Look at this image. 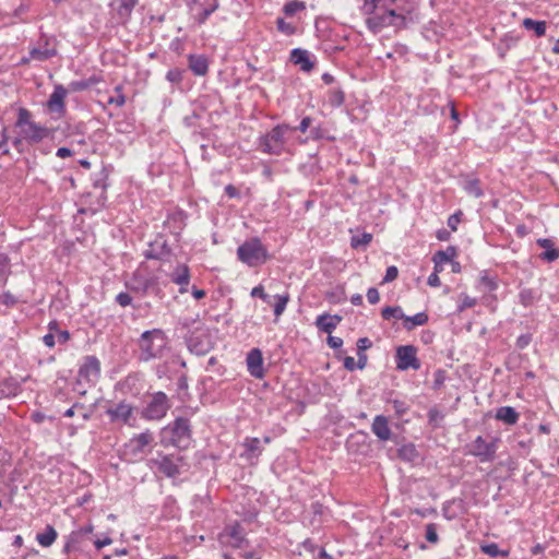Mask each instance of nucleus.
I'll use <instances>...</instances> for the list:
<instances>
[{
  "mask_svg": "<svg viewBox=\"0 0 559 559\" xmlns=\"http://www.w3.org/2000/svg\"><path fill=\"white\" fill-rule=\"evenodd\" d=\"M520 302L524 307L532 306L536 300V294L532 288H523L519 294Z\"/></svg>",
  "mask_w": 559,
  "mask_h": 559,
  "instance_id": "nucleus-44",
  "label": "nucleus"
},
{
  "mask_svg": "<svg viewBox=\"0 0 559 559\" xmlns=\"http://www.w3.org/2000/svg\"><path fill=\"white\" fill-rule=\"evenodd\" d=\"M156 283L157 280L155 277H142L134 274L131 282L127 284V287L133 292L146 295Z\"/></svg>",
  "mask_w": 559,
  "mask_h": 559,
  "instance_id": "nucleus-22",
  "label": "nucleus"
},
{
  "mask_svg": "<svg viewBox=\"0 0 559 559\" xmlns=\"http://www.w3.org/2000/svg\"><path fill=\"white\" fill-rule=\"evenodd\" d=\"M523 26L528 31H534L537 37H542L546 34V22L535 21L533 19H524Z\"/></svg>",
  "mask_w": 559,
  "mask_h": 559,
  "instance_id": "nucleus-37",
  "label": "nucleus"
},
{
  "mask_svg": "<svg viewBox=\"0 0 559 559\" xmlns=\"http://www.w3.org/2000/svg\"><path fill=\"white\" fill-rule=\"evenodd\" d=\"M100 376V361L96 356H86L79 369V377L86 382L95 383Z\"/></svg>",
  "mask_w": 559,
  "mask_h": 559,
  "instance_id": "nucleus-12",
  "label": "nucleus"
},
{
  "mask_svg": "<svg viewBox=\"0 0 559 559\" xmlns=\"http://www.w3.org/2000/svg\"><path fill=\"white\" fill-rule=\"evenodd\" d=\"M32 114L26 108H20L15 126L21 129V136L29 143H39L49 135L45 126L31 120Z\"/></svg>",
  "mask_w": 559,
  "mask_h": 559,
  "instance_id": "nucleus-5",
  "label": "nucleus"
},
{
  "mask_svg": "<svg viewBox=\"0 0 559 559\" xmlns=\"http://www.w3.org/2000/svg\"><path fill=\"white\" fill-rule=\"evenodd\" d=\"M461 216H462V212L461 211H459V212H456V213H454V214L449 216L447 223H448V226L450 227V229L452 231H456L457 225L461 222Z\"/></svg>",
  "mask_w": 559,
  "mask_h": 559,
  "instance_id": "nucleus-54",
  "label": "nucleus"
},
{
  "mask_svg": "<svg viewBox=\"0 0 559 559\" xmlns=\"http://www.w3.org/2000/svg\"><path fill=\"white\" fill-rule=\"evenodd\" d=\"M397 455L401 460L409 463H414L419 459V453L413 443L402 445L397 450Z\"/></svg>",
  "mask_w": 559,
  "mask_h": 559,
  "instance_id": "nucleus-33",
  "label": "nucleus"
},
{
  "mask_svg": "<svg viewBox=\"0 0 559 559\" xmlns=\"http://www.w3.org/2000/svg\"><path fill=\"white\" fill-rule=\"evenodd\" d=\"M536 243L544 249L539 258L547 262H554L559 259V248L555 246V242L549 238H538Z\"/></svg>",
  "mask_w": 559,
  "mask_h": 559,
  "instance_id": "nucleus-23",
  "label": "nucleus"
},
{
  "mask_svg": "<svg viewBox=\"0 0 559 559\" xmlns=\"http://www.w3.org/2000/svg\"><path fill=\"white\" fill-rule=\"evenodd\" d=\"M497 440L487 442L481 436H478L467 445V454L477 457L480 462H491L496 457Z\"/></svg>",
  "mask_w": 559,
  "mask_h": 559,
  "instance_id": "nucleus-8",
  "label": "nucleus"
},
{
  "mask_svg": "<svg viewBox=\"0 0 559 559\" xmlns=\"http://www.w3.org/2000/svg\"><path fill=\"white\" fill-rule=\"evenodd\" d=\"M306 9V4L305 2H301V1H290L288 3H286L283 8V11L284 13L287 15V16H293L294 14H296L297 12L299 11H302Z\"/></svg>",
  "mask_w": 559,
  "mask_h": 559,
  "instance_id": "nucleus-45",
  "label": "nucleus"
},
{
  "mask_svg": "<svg viewBox=\"0 0 559 559\" xmlns=\"http://www.w3.org/2000/svg\"><path fill=\"white\" fill-rule=\"evenodd\" d=\"M237 257L242 263L254 267L266 262L270 254L261 240L254 237L238 247Z\"/></svg>",
  "mask_w": 559,
  "mask_h": 559,
  "instance_id": "nucleus-6",
  "label": "nucleus"
},
{
  "mask_svg": "<svg viewBox=\"0 0 559 559\" xmlns=\"http://www.w3.org/2000/svg\"><path fill=\"white\" fill-rule=\"evenodd\" d=\"M67 90L62 85H57L53 92L50 94L47 102V106L52 112H63L66 109L64 98L67 96Z\"/></svg>",
  "mask_w": 559,
  "mask_h": 559,
  "instance_id": "nucleus-19",
  "label": "nucleus"
},
{
  "mask_svg": "<svg viewBox=\"0 0 559 559\" xmlns=\"http://www.w3.org/2000/svg\"><path fill=\"white\" fill-rule=\"evenodd\" d=\"M391 404L393 406V409H394L396 416H399V417L403 416L409 409V405L407 403H405L404 401L393 400V401H391Z\"/></svg>",
  "mask_w": 559,
  "mask_h": 559,
  "instance_id": "nucleus-50",
  "label": "nucleus"
},
{
  "mask_svg": "<svg viewBox=\"0 0 559 559\" xmlns=\"http://www.w3.org/2000/svg\"><path fill=\"white\" fill-rule=\"evenodd\" d=\"M341 321L342 317L338 314L323 313L317 317L316 325L320 331L331 334Z\"/></svg>",
  "mask_w": 559,
  "mask_h": 559,
  "instance_id": "nucleus-24",
  "label": "nucleus"
},
{
  "mask_svg": "<svg viewBox=\"0 0 559 559\" xmlns=\"http://www.w3.org/2000/svg\"><path fill=\"white\" fill-rule=\"evenodd\" d=\"M463 188L469 195L475 198H481L484 195L480 181L476 178L466 180Z\"/></svg>",
  "mask_w": 559,
  "mask_h": 559,
  "instance_id": "nucleus-38",
  "label": "nucleus"
},
{
  "mask_svg": "<svg viewBox=\"0 0 559 559\" xmlns=\"http://www.w3.org/2000/svg\"><path fill=\"white\" fill-rule=\"evenodd\" d=\"M166 432H169L170 439L169 442L174 447L185 450L191 443V426L188 418L177 417L171 424H169L165 429Z\"/></svg>",
  "mask_w": 559,
  "mask_h": 559,
  "instance_id": "nucleus-7",
  "label": "nucleus"
},
{
  "mask_svg": "<svg viewBox=\"0 0 559 559\" xmlns=\"http://www.w3.org/2000/svg\"><path fill=\"white\" fill-rule=\"evenodd\" d=\"M116 302L121 307H127L132 304V297L130 294L121 292L116 296Z\"/></svg>",
  "mask_w": 559,
  "mask_h": 559,
  "instance_id": "nucleus-55",
  "label": "nucleus"
},
{
  "mask_svg": "<svg viewBox=\"0 0 559 559\" xmlns=\"http://www.w3.org/2000/svg\"><path fill=\"white\" fill-rule=\"evenodd\" d=\"M276 24H277V29L287 35V36H290L293 34L296 33V27L290 24V23H287L284 19L282 17H278L277 21H276Z\"/></svg>",
  "mask_w": 559,
  "mask_h": 559,
  "instance_id": "nucleus-48",
  "label": "nucleus"
},
{
  "mask_svg": "<svg viewBox=\"0 0 559 559\" xmlns=\"http://www.w3.org/2000/svg\"><path fill=\"white\" fill-rule=\"evenodd\" d=\"M167 344L168 338L163 330L153 329L144 331L136 341L139 361L148 362L160 359L167 349Z\"/></svg>",
  "mask_w": 559,
  "mask_h": 559,
  "instance_id": "nucleus-1",
  "label": "nucleus"
},
{
  "mask_svg": "<svg viewBox=\"0 0 559 559\" xmlns=\"http://www.w3.org/2000/svg\"><path fill=\"white\" fill-rule=\"evenodd\" d=\"M248 372L255 379H263L265 370L263 368V355L261 349L252 348L246 358Z\"/></svg>",
  "mask_w": 559,
  "mask_h": 559,
  "instance_id": "nucleus-16",
  "label": "nucleus"
},
{
  "mask_svg": "<svg viewBox=\"0 0 559 559\" xmlns=\"http://www.w3.org/2000/svg\"><path fill=\"white\" fill-rule=\"evenodd\" d=\"M404 321V328L407 331H412L417 325H424L428 322L429 318L426 312H418L414 316H405L402 318Z\"/></svg>",
  "mask_w": 559,
  "mask_h": 559,
  "instance_id": "nucleus-32",
  "label": "nucleus"
},
{
  "mask_svg": "<svg viewBox=\"0 0 559 559\" xmlns=\"http://www.w3.org/2000/svg\"><path fill=\"white\" fill-rule=\"evenodd\" d=\"M242 447L245 448V451L241 453V457L247 460L258 459L263 451V447L261 445L259 438L247 437L242 443Z\"/></svg>",
  "mask_w": 559,
  "mask_h": 559,
  "instance_id": "nucleus-25",
  "label": "nucleus"
},
{
  "mask_svg": "<svg viewBox=\"0 0 559 559\" xmlns=\"http://www.w3.org/2000/svg\"><path fill=\"white\" fill-rule=\"evenodd\" d=\"M189 68L199 76L205 75L209 71V62L204 56L190 55L189 56Z\"/></svg>",
  "mask_w": 559,
  "mask_h": 559,
  "instance_id": "nucleus-27",
  "label": "nucleus"
},
{
  "mask_svg": "<svg viewBox=\"0 0 559 559\" xmlns=\"http://www.w3.org/2000/svg\"><path fill=\"white\" fill-rule=\"evenodd\" d=\"M181 460V457L175 459L173 455H162L159 459L153 460V464L166 477H175L180 473L177 461Z\"/></svg>",
  "mask_w": 559,
  "mask_h": 559,
  "instance_id": "nucleus-18",
  "label": "nucleus"
},
{
  "mask_svg": "<svg viewBox=\"0 0 559 559\" xmlns=\"http://www.w3.org/2000/svg\"><path fill=\"white\" fill-rule=\"evenodd\" d=\"M57 536V531L51 525H47L45 532L37 534L36 539L40 546L49 547L53 544Z\"/></svg>",
  "mask_w": 559,
  "mask_h": 559,
  "instance_id": "nucleus-35",
  "label": "nucleus"
},
{
  "mask_svg": "<svg viewBox=\"0 0 559 559\" xmlns=\"http://www.w3.org/2000/svg\"><path fill=\"white\" fill-rule=\"evenodd\" d=\"M480 283L481 285H484V287L489 290V292H493L498 288V284L497 282L495 281V278L490 277L488 274H484L481 275L480 277Z\"/></svg>",
  "mask_w": 559,
  "mask_h": 559,
  "instance_id": "nucleus-51",
  "label": "nucleus"
},
{
  "mask_svg": "<svg viewBox=\"0 0 559 559\" xmlns=\"http://www.w3.org/2000/svg\"><path fill=\"white\" fill-rule=\"evenodd\" d=\"M456 254V248L453 246H449L445 250L437 251L432 257V261L435 264H444L450 262L453 258H455Z\"/></svg>",
  "mask_w": 559,
  "mask_h": 559,
  "instance_id": "nucleus-34",
  "label": "nucleus"
},
{
  "mask_svg": "<svg viewBox=\"0 0 559 559\" xmlns=\"http://www.w3.org/2000/svg\"><path fill=\"white\" fill-rule=\"evenodd\" d=\"M17 385L12 379H5L0 382V397L15 395Z\"/></svg>",
  "mask_w": 559,
  "mask_h": 559,
  "instance_id": "nucleus-41",
  "label": "nucleus"
},
{
  "mask_svg": "<svg viewBox=\"0 0 559 559\" xmlns=\"http://www.w3.org/2000/svg\"><path fill=\"white\" fill-rule=\"evenodd\" d=\"M275 299H276V302L274 305V316L276 318H280L283 314V312L285 311L286 306L289 301V294L285 293L283 295H276Z\"/></svg>",
  "mask_w": 559,
  "mask_h": 559,
  "instance_id": "nucleus-42",
  "label": "nucleus"
},
{
  "mask_svg": "<svg viewBox=\"0 0 559 559\" xmlns=\"http://www.w3.org/2000/svg\"><path fill=\"white\" fill-rule=\"evenodd\" d=\"M481 551L490 557H508V550H501L496 543H489L480 547Z\"/></svg>",
  "mask_w": 559,
  "mask_h": 559,
  "instance_id": "nucleus-40",
  "label": "nucleus"
},
{
  "mask_svg": "<svg viewBox=\"0 0 559 559\" xmlns=\"http://www.w3.org/2000/svg\"><path fill=\"white\" fill-rule=\"evenodd\" d=\"M57 55L53 48H32L29 50V58L37 61H46Z\"/></svg>",
  "mask_w": 559,
  "mask_h": 559,
  "instance_id": "nucleus-36",
  "label": "nucleus"
},
{
  "mask_svg": "<svg viewBox=\"0 0 559 559\" xmlns=\"http://www.w3.org/2000/svg\"><path fill=\"white\" fill-rule=\"evenodd\" d=\"M290 61L299 66L300 70L304 72H310L314 68V62L310 59L309 51L301 48L292 50Z\"/></svg>",
  "mask_w": 559,
  "mask_h": 559,
  "instance_id": "nucleus-21",
  "label": "nucleus"
},
{
  "mask_svg": "<svg viewBox=\"0 0 559 559\" xmlns=\"http://www.w3.org/2000/svg\"><path fill=\"white\" fill-rule=\"evenodd\" d=\"M372 240V235L369 233H364L358 236H353L350 239V246L354 249H358L361 247H367Z\"/></svg>",
  "mask_w": 559,
  "mask_h": 559,
  "instance_id": "nucleus-43",
  "label": "nucleus"
},
{
  "mask_svg": "<svg viewBox=\"0 0 559 559\" xmlns=\"http://www.w3.org/2000/svg\"><path fill=\"white\" fill-rule=\"evenodd\" d=\"M133 411L134 408L130 403L121 401L108 407L105 413L112 424L130 425Z\"/></svg>",
  "mask_w": 559,
  "mask_h": 559,
  "instance_id": "nucleus-11",
  "label": "nucleus"
},
{
  "mask_svg": "<svg viewBox=\"0 0 559 559\" xmlns=\"http://www.w3.org/2000/svg\"><path fill=\"white\" fill-rule=\"evenodd\" d=\"M362 11L367 15L366 24L368 28L373 33H378L384 27L389 26L401 28L406 25V16L404 15L403 11H383L380 9Z\"/></svg>",
  "mask_w": 559,
  "mask_h": 559,
  "instance_id": "nucleus-2",
  "label": "nucleus"
},
{
  "mask_svg": "<svg viewBox=\"0 0 559 559\" xmlns=\"http://www.w3.org/2000/svg\"><path fill=\"white\" fill-rule=\"evenodd\" d=\"M371 431L380 441H388L392 437L388 418L383 415H377L371 425Z\"/></svg>",
  "mask_w": 559,
  "mask_h": 559,
  "instance_id": "nucleus-20",
  "label": "nucleus"
},
{
  "mask_svg": "<svg viewBox=\"0 0 559 559\" xmlns=\"http://www.w3.org/2000/svg\"><path fill=\"white\" fill-rule=\"evenodd\" d=\"M139 0H114L109 5L115 12V16L120 24H127L132 15Z\"/></svg>",
  "mask_w": 559,
  "mask_h": 559,
  "instance_id": "nucleus-15",
  "label": "nucleus"
},
{
  "mask_svg": "<svg viewBox=\"0 0 559 559\" xmlns=\"http://www.w3.org/2000/svg\"><path fill=\"white\" fill-rule=\"evenodd\" d=\"M345 102V93L342 88L335 87L329 91V104L332 107H341Z\"/></svg>",
  "mask_w": 559,
  "mask_h": 559,
  "instance_id": "nucleus-39",
  "label": "nucleus"
},
{
  "mask_svg": "<svg viewBox=\"0 0 559 559\" xmlns=\"http://www.w3.org/2000/svg\"><path fill=\"white\" fill-rule=\"evenodd\" d=\"M382 318L384 320H390L392 318H395V319H402L404 317V313H403V310L401 307L396 306V307H385L382 309Z\"/></svg>",
  "mask_w": 559,
  "mask_h": 559,
  "instance_id": "nucleus-46",
  "label": "nucleus"
},
{
  "mask_svg": "<svg viewBox=\"0 0 559 559\" xmlns=\"http://www.w3.org/2000/svg\"><path fill=\"white\" fill-rule=\"evenodd\" d=\"M400 0H365L362 10H376L380 9L383 11L389 10H397L401 11L397 7V2Z\"/></svg>",
  "mask_w": 559,
  "mask_h": 559,
  "instance_id": "nucleus-28",
  "label": "nucleus"
},
{
  "mask_svg": "<svg viewBox=\"0 0 559 559\" xmlns=\"http://www.w3.org/2000/svg\"><path fill=\"white\" fill-rule=\"evenodd\" d=\"M173 283L176 285H189L190 270L186 264H178L169 275Z\"/></svg>",
  "mask_w": 559,
  "mask_h": 559,
  "instance_id": "nucleus-29",
  "label": "nucleus"
},
{
  "mask_svg": "<svg viewBox=\"0 0 559 559\" xmlns=\"http://www.w3.org/2000/svg\"><path fill=\"white\" fill-rule=\"evenodd\" d=\"M143 255L147 260H165L170 255V249L164 237L158 236L155 238V240L148 243V247L144 250Z\"/></svg>",
  "mask_w": 559,
  "mask_h": 559,
  "instance_id": "nucleus-14",
  "label": "nucleus"
},
{
  "mask_svg": "<svg viewBox=\"0 0 559 559\" xmlns=\"http://www.w3.org/2000/svg\"><path fill=\"white\" fill-rule=\"evenodd\" d=\"M362 11L367 15L366 24L368 28L373 33H378L384 27L389 26L401 28L406 25V16L404 15L403 11H383L380 9Z\"/></svg>",
  "mask_w": 559,
  "mask_h": 559,
  "instance_id": "nucleus-3",
  "label": "nucleus"
},
{
  "mask_svg": "<svg viewBox=\"0 0 559 559\" xmlns=\"http://www.w3.org/2000/svg\"><path fill=\"white\" fill-rule=\"evenodd\" d=\"M496 418L508 425H514L519 420V414L511 406H501L496 412Z\"/></svg>",
  "mask_w": 559,
  "mask_h": 559,
  "instance_id": "nucleus-30",
  "label": "nucleus"
},
{
  "mask_svg": "<svg viewBox=\"0 0 559 559\" xmlns=\"http://www.w3.org/2000/svg\"><path fill=\"white\" fill-rule=\"evenodd\" d=\"M1 299L2 302L8 307H12L17 302V298L9 292L3 293Z\"/></svg>",
  "mask_w": 559,
  "mask_h": 559,
  "instance_id": "nucleus-59",
  "label": "nucleus"
},
{
  "mask_svg": "<svg viewBox=\"0 0 559 559\" xmlns=\"http://www.w3.org/2000/svg\"><path fill=\"white\" fill-rule=\"evenodd\" d=\"M475 305H476V299L475 298H472V297H469L467 295H463L462 302L459 305L457 311L462 312V311H464L467 308L474 307Z\"/></svg>",
  "mask_w": 559,
  "mask_h": 559,
  "instance_id": "nucleus-53",
  "label": "nucleus"
},
{
  "mask_svg": "<svg viewBox=\"0 0 559 559\" xmlns=\"http://www.w3.org/2000/svg\"><path fill=\"white\" fill-rule=\"evenodd\" d=\"M399 275V270L396 266L391 265L386 269L385 275L383 277L382 283H390L394 281Z\"/></svg>",
  "mask_w": 559,
  "mask_h": 559,
  "instance_id": "nucleus-57",
  "label": "nucleus"
},
{
  "mask_svg": "<svg viewBox=\"0 0 559 559\" xmlns=\"http://www.w3.org/2000/svg\"><path fill=\"white\" fill-rule=\"evenodd\" d=\"M242 559H262V551L258 549H252L249 551H245L240 555Z\"/></svg>",
  "mask_w": 559,
  "mask_h": 559,
  "instance_id": "nucleus-61",
  "label": "nucleus"
},
{
  "mask_svg": "<svg viewBox=\"0 0 559 559\" xmlns=\"http://www.w3.org/2000/svg\"><path fill=\"white\" fill-rule=\"evenodd\" d=\"M154 441V436L150 430L139 433L131 438L126 444L128 451L133 455L138 456L145 452V448Z\"/></svg>",
  "mask_w": 559,
  "mask_h": 559,
  "instance_id": "nucleus-17",
  "label": "nucleus"
},
{
  "mask_svg": "<svg viewBox=\"0 0 559 559\" xmlns=\"http://www.w3.org/2000/svg\"><path fill=\"white\" fill-rule=\"evenodd\" d=\"M69 88L73 92H82L88 88V83H86V80H79V81H72L69 84Z\"/></svg>",
  "mask_w": 559,
  "mask_h": 559,
  "instance_id": "nucleus-56",
  "label": "nucleus"
},
{
  "mask_svg": "<svg viewBox=\"0 0 559 559\" xmlns=\"http://www.w3.org/2000/svg\"><path fill=\"white\" fill-rule=\"evenodd\" d=\"M183 72V70H180L178 68L170 69L166 74V79L170 83L179 84L182 81Z\"/></svg>",
  "mask_w": 559,
  "mask_h": 559,
  "instance_id": "nucleus-49",
  "label": "nucleus"
},
{
  "mask_svg": "<svg viewBox=\"0 0 559 559\" xmlns=\"http://www.w3.org/2000/svg\"><path fill=\"white\" fill-rule=\"evenodd\" d=\"M367 299L371 305L377 304L380 299L378 289L374 287H370L367 292Z\"/></svg>",
  "mask_w": 559,
  "mask_h": 559,
  "instance_id": "nucleus-62",
  "label": "nucleus"
},
{
  "mask_svg": "<svg viewBox=\"0 0 559 559\" xmlns=\"http://www.w3.org/2000/svg\"><path fill=\"white\" fill-rule=\"evenodd\" d=\"M532 337L530 334H522L516 338V347L518 348H525L531 343Z\"/></svg>",
  "mask_w": 559,
  "mask_h": 559,
  "instance_id": "nucleus-60",
  "label": "nucleus"
},
{
  "mask_svg": "<svg viewBox=\"0 0 559 559\" xmlns=\"http://www.w3.org/2000/svg\"><path fill=\"white\" fill-rule=\"evenodd\" d=\"M202 5H204V9L194 16V20L199 25H202L207 21L210 15L218 9L219 3L218 0H205Z\"/></svg>",
  "mask_w": 559,
  "mask_h": 559,
  "instance_id": "nucleus-31",
  "label": "nucleus"
},
{
  "mask_svg": "<svg viewBox=\"0 0 559 559\" xmlns=\"http://www.w3.org/2000/svg\"><path fill=\"white\" fill-rule=\"evenodd\" d=\"M226 532L227 535L233 539V547L240 548L245 543H247L246 533L238 522L227 526Z\"/></svg>",
  "mask_w": 559,
  "mask_h": 559,
  "instance_id": "nucleus-26",
  "label": "nucleus"
},
{
  "mask_svg": "<svg viewBox=\"0 0 559 559\" xmlns=\"http://www.w3.org/2000/svg\"><path fill=\"white\" fill-rule=\"evenodd\" d=\"M437 531H438L437 524L429 523L426 525L425 537L429 543L437 544L439 542V536H438Z\"/></svg>",
  "mask_w": 559,
  "mask_h": 559,
  "instance_id": "nucleus-47",
  "label": "nucleus"
},
{
  "mask_svg": "<svg viewBox=\"0 0 559 559\" xmlns=\"http://www.w3.org/2000/svg\"><path fill=\"white\" fill-rule=\"evenodd\" d=\"M251 297L261 298L264 302H270V295L264 292V287L262 285H258L251 289Z\"/></svg>",
  "mask_w": 559,
  "mask_h": 559,
  "instance_id": "nucleus-52",
  "label": "nucleus"
},
{
  "mask_svg": "<svg viewBox=\"0 0 559 559\" xmlns=\"http://www.w3.org/2000/svg\"><path fill=\"white\" fill-rule=\"evenodd\" d=\"M187 342L190 352L197 355H205L212 348L210 335L205 331H194Z\"/></svg>",
  "mask_w": 559,
  "mask_h": 559,
  "instance_id": "nucleus-13",
  "label": "nucleus"
},
{
  "mask_svg": "<svg viewBox=\"0 0 559 559\" xmlns=\"http://www.w3.org/2000/svg\"><path fill=\"white\" fill-rule=\"evenodd\" d=\"M372 345L371 341L368 337H361L357 341L358 353H364L366 349L370 348Z\"/></svg>",
  "mask_w": 559,
  "mask_h": 559,
  "instance_id": "nucleus-64",
  "label": "nucleus"
},
{
  "mask_svg": "<svg viewBox=\"0 0 559 559\" xmlns=\"http://www.w3.org/2000/svg\"><path fill=\"white\" fill-rule=\"evenodd\" d=\"M292 132H294V128L289 124H277L270 132L260 138L259 146L261 151L272 155L283 154L287 151L286 145L289 133Z\"/></svg>",
  "mask_w": 559,
  "mask_h": 559,
  "instance_id": "nucleus-4",
  "label": "nucleus"
},
{
  "mask_svg": "<svg viewBox=\"0 0 559 559\" xmlns=\"http://www.w3.org/2000/svg\"><path fill=\"white\" fill-rule=\"evenodd\" d=\"M328 345L333 348V349H337V348H341L342 345H343V340L341 337H337V336H332L329 334L328 336Z\"/></svg>",
  "mask_w": 559,
  "mask_h": 559,
  "instance_id": "nucleus-63",
  "label": "nucleus"
},
{
  "mask_svg": "<svg viewBox=\"0 0 559 559\" xmlns=\"http://www.w3.org/2000/svg\"><path fill=\"white\" fill-rule=\"evenodd\" d=\"M311 122H312L311 117H309V116L304 117L298 127H293L294 131L299 130L300 132L305 133L311 126Z\"/></svg>",
  "mask_w": 559,
  "mask_h": 559,
  "instance_id": "nucleus-58",
  "label": "nucleus"
},
{
  "mask_svg": "<svg viewBox=\"0 0 559 559\" xmlns=\"http://www.w3.org/2000/svg\"><path fill=\"white\" fill-rule=\"evenodd\" d=\"M396 368L399 370H419L421 365L417 358V348L413 345H403L396 349Z\"/></svg>",
  "mask_w": 559,
  "mask_h": 559,
  "instance_id": "nucleus-10",
  "label": "nucleus"
},
{
  "mask_svg": "<svg viewBox=\"0 0 559 559\" xmlns=\"http://www.w3.org/2000/svg\"><path fill=\"white\" fill-rule=\"evenodd\" d=\"M169 408L168 397L164 392H156L142 412V417L147 420L162 419Z\"/></svg>",
  "mask_w": 559,
  "mask_h": 559,
  "instance_id": "nucleus-9",
  "label": "nucleus"
}]
</instances>
